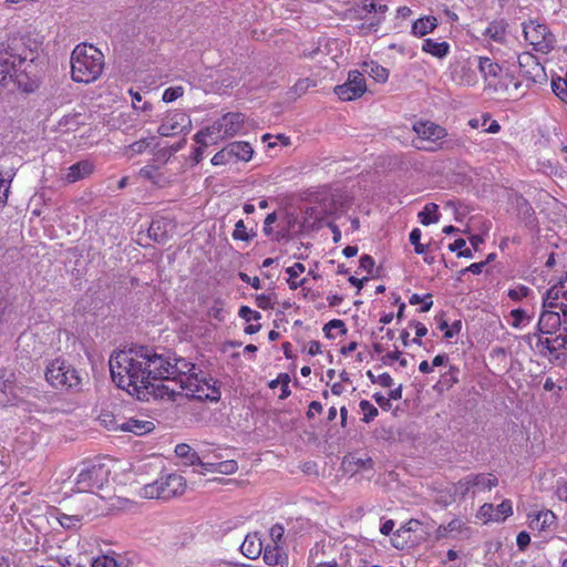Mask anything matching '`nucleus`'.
I'll return each mask as SVG.
<instances>
[{"mask_svg": "<svg viewBox=\"0 0 567 567\" xmlns=\"http://www.w3.org/2000/svg\"><path fill=\"white\" fill-rule=\"evenodd\" d=\"M421 235H422V233L419 228H414L410 233V241L414 246V251L417 255H422L426 251V246H424L423 244L420 243Z\"/></svg>", "mask_w": 567, "mask_h": 567, "instance_id": "nucleus-56", "label": "nucleus"}, {"mask_svg": "<svg viewBox=\"0 0 567 567\" xmlns=\"http://www.w3.org/2000/svg\"><path fill=\"white\" fill-rule=\"evenodd\" d=\"M359 408L363 414L361 421L364 423L372 422L379 414L378 409L368 400H361L359 402Z\"/></svg>", "mask_w": 567, "mask_h": 567, "instance_id": "nucleus-43", "label": "nucleus"}, {"mask_svg": "<svg viewBox=\"0 0 567 567\" xmlns=\"http://www.w3.org/2000/svg\"><path fill=\"white\" fill-rule=\"evenodd\" d=\"M256 235L257 234L254 230H250V231L247 230V227L243 219L238 220L235 224V228L231 234L234 240H240V241H246V243H249L250 240H252V238H255Z\"/></svg>", "mask_w": 567, "mask_h": 567, "instance_id": "nucleus-41", "label": "nucleus"}, {"mask_svg": "<svg viewBox=\"0 0 567 567\" xmlns=\"http://www.w3.org/2000/svg\"><path fill=\"white\" fill-rule=\"evenodd\" d=\"M535 347L539 354L557 359L559 351L567 348V322L564 320L563 331L538 336Z\"/></svg>", "mask_w": 567, "mask_h": 567, "instance_id": "nucleus-14", "label": "nucleus"}, {"mask_svg": "<svg viewBox=\"0 0 567 567\" xmlns=\"http://www.w3.org/2000/svg\"><path fill=\"white\" fill-rule=\"evenodd\" d=\"M412 132L415 134L412 141L413 146L425 152L443 150L445 140L449 136V132L444 126L425 118L414 121Z\"/></svg>", "mask_w": 567, "mask_h": 567, "instance_id": "nucleus-5", "label": "nucleus"}, {"mask_svg": "<svg viewBox=\"0 0 567 567\" xmlns=\"http://www.w3.org/2000/svg\"><path fill=\"white\" fill-rule=\"evenodd\" d=\"M544 308H558L567 322V271L565 276L546 291Z\"/></svg>", "mask_w": 567, "mask_h": 567, "instance_id": "nucleus-15", "label": "nucleus"}, {"mask_svg": "<svg viewBox=\"0 0 567 567\" xmlns=\"http://www.w3.org/2000/svg\"><path fill=\"white\" fill-rule=\"evenodd\" d=\"M305 271L306 267L301 262H295L292 266L286 268V272L288 274L287 282L291 290H296L305 285L306 278L300 277Z\"/></svg>", "mask_w": 567, "mask_h": 567, "instance_id": "nucleus-33", "label": "nucleus"}, {"mask_svg": "<svg viewBox=\"0 0 567 567\" xmlns=\"http://www.w3.org/2000/svg\"><path fill=\"white\" fill-rule=\"evenodd\" d=\"M478 70L486 81L493 82L502 73V66L487 56H481L478 60Z\"/></svg>", "mask_w": 567, "mask_h": 567, "instance_id": "nucleus-29", "label": "nucleus"}, {"mask_svg": "<svg viewBox=\"0 0 567 567\" xmlns=\"http://www.w3.org/2000/svg\"><path fill=\"white\" fill-rule=\"evenodd\" d=\"M557 517L550 509H543L528 514V526L532 529L544 532L555 524Z\"/></svg>", "mask_w": 567, "mask_h": 567, "instance_id": "nucleus-22", "label": "nucleus"}, {"mask_svg": "<svg viewBox=\"0 0 567 567\" xmlns=\"http://www.w3.org/2000/svg\"><path fill=\"white\" fill-rule=\"evenodd\" d=\"M333 330H338V334H346L348 331L346 323L340 319H332L329 322H327L323 327V332L326 337L329 339H333L337 337V334L333 333Z\"/></svg>", "mask_w": 567, "mask_h": 567, "instance_id": "nucleus-42", "label": "nucleus"}, {"mask_svg": "<svg viewBox=\"0 0 567 567\" xmlns=\"http://www.w3.org/2000/svg\"><path fill=\"white\" fill-rule=\"evenodd\" d=\"M109 365L113 382L140 400L147 394L172 401L178 394L199 401H217L220 396L213 379L206 378L193 362L178 358L173 363L150 347L114 351Z\"/></svg>", "mask_w": 567, "mask_h": 567, "instance_id": "nucleus-1", "label": "nucleus"}, {"mask_svg": "<svg viewBox=\"0 0 567 567\" xmlns=\"http://www.w3.org/2000/svg\"><path fill=\"white\" fill-rule=\"evenodd\" d=\"M362 9L369 13H371V12L385 13L388 11V6L378 3L375 0H364Z\"/></svg>", "mask_w": 567, "mask_h": 567, "instance_id": "nucleus-58", "label": "nucleus"}, {"mask_svg": "<svg viewBox=\"0 0 567 567\" xmlns=\"http://www.w3.org/2000/svg\"><path fill=\"white\" fill-rule=\"evenodd\" d=\"M507 34V23L504 20L492 21L483 35L494 42L504 43Z\"/></svg>", "mask_w": 567, "mask_h": 567, "instance_id": "nucleus-31", "label": "nucleus"}, {"mask_svg": "<svg viewBox=\"0 0 567 567\" xmlns=\"http://www.w3.org/2000/svg\"><path fill=\"white\" fill-rule=\"evenodd\" d=\"M110 471L103 464H94L82 470L75 480L78 493H96L109 482Z\"/></svg>", "mask_w": 567, "mask_h": 567, "instance_id": "nucleus-10", "label": "nucleus"}, {"mask_svg": "<svg viewBox=\"0 0 567 567\" xmlns=\"http://www.w3.org/2000/svg\"><path fill=\"white\" fill-rule=\"evenodd\" d=\"M289 383H290L289 374L288 373H280L277 377V379H275V380L269 382V388L270 389L280 388L279 399L280 400H285V399H287L291 394V391L289 389Z\"/></svg>", "mask_w": 567, "mask_h": 567, "instance_id": "nucleus-40", "label": "nucleus"}, {"mask_svg": "<svg viewBox=\"0 0 567 567\" xmlns=\"http://www.w3.org/2000/svg\"><path fill=\"white\" fill-rule=\"evenodd\" d=\"M526 42L538 53L548 54L556 45V37L550 29L537 20L523 23Z\"/></svg>", "mask_w": 567, "mask_h": 567, "instance_id": "nucleus-9", "label": "nucleus"}, {"mask_svg": "<svg viewBox=\"0 0 567 567\" xmlns=\"http://www.w3.org/2000/svg\"><path fill=\"white\" fill-rule=\"evenodd\" d=\"M154 423L146 420L128 419L121 423V431L143 435L154 430Z\"/></svg>", "mask_w": 567, "mask_h": 567, "instance_id": "nucleus-30", "label": "nucleus"}, {"mask_svg": "<svg viewBox=\"0 0 567 567\" xmlns=\"http://www.w3.org/2000/svg\"><path fill=\"white\" fill-rule=\"evenodd\" d=\"M233 159L230 157V153L227 148V145L220 150L219 152H217L210 159V163L212 165L214 166H223V165H226V164H229L231 163Z\"/></svg>", "mask_w": 567, "mask_h": 567, "instance_id": "nucleus-53", "label": "nucleus"}, {"mask_svg": "<svg viewBox=\"0 0 567 567\" xmlns=\"http://www.w3.org/2000/svg\"><path fill=\"white\" fill-rule=\"evenodd\" d=\"M138 175L159 188L168 186L172 182L165 172L156 165H145L140 169Z\"/></svg>", "mask_w": 567, "mask_h": 567, "instance_id": "nucleus-21", "label": "nucleus"}, {"mask_svg": "<svg viewBox=\"0 0 567 567\" xmlns=\"http://www.w3.org/2000/svg\"><path fill=\"white\" fill-rule=\"evenodd\" d=\"M316 83L313 80L309 78L300 79L298 80L295 85L292 86V91L298 94H305L310 87L315 86Z\"/></svg>", "mask_w": 567, "mask_h": 567, "instance_id": "nucleus-57", "label": "nucleus"}, {"mask_svg": "<svg viewBox=\"0 0 567 567\" xmlns=\"http://www.w3.org/2000/svg\"><path fill=\"white\" fill-rule=\"evenodd\" d=\"M363 71L379 83H384L389 79V70L374 61L365 62Z\"/></svg>", "mask_w": 567, "mask_h": 567, "instance_id": "nucleus-35", "label": "nucleus"}, {"mask_svg": "<svg viewBox=\"0 0 567 567\" xmlns=\"http://www.w3.org/2000/svg\"><path fill=\"white\" fill-rule=\"evenodd\" d=\"M553 308L545 309L538 319L537 330L539 336L555 334L556 332L563 331L564 316L558 311L551 310Z\"/></svg>", "mask_w": 567, "mask_h": 567, "instance_id": "nucleus-16", "label": "nucleus"}, {"mask_svg": "<svg viewBox=\"0 0 567 567\" xmlns=\"http://www.w3.org/2000/svg\"><path fill=\"white\" fill-rule=\"evenodd\" d=\"M238 315L241 319H244L246 322H258L261 319L260 312L252 310L248 306H241L239 308Z\"/></svg>", "mask_w": 567, "mask_h": 567, "instance_id": "nucleus-55", "label": "nucleus"}, {"mask_svg": "<svg viewBox=\"0 0 567 567\" xmlns=\"http://www.w3.org/2000/svg\"><path fill=\"white\" fill-rule=\"evenodd\" d=\"M48 383L60 390H79L82 384V377L79 371L62 358L52 360L45 369Z\"/></svg>", "mask_w": 567, "mask_h": 567, "instance_id": "nucleus-7", "label": "nucleus"}, {"mask_svg": "<svg viewBox=\"0 0 567 567\" xmlns=\"http://www.w3.org/2000/svg\"><path fill=\"white\" fill-rule=\"evenodd\" d=\"M561 79L553 80V92L565 103H567V85H560Z\"/></svg>", "mask_w": 567, "mask_h": 567, "instance_id": "nucleus-62", "label": "nucleus"}, {"mask_svg": "<svg viewBox=\"0 0 567 567\" xmlns=\"http://www.w3.org/2000/svg\"><path fill=\"white\" fill-rule=\"evenodd\" d=\"M175 454L177 457L184 460L186 465H199L203 468L204 460L193 449L185 443L177 444L175 447Z\"/></svg>", "mask_w": 567, "mask_h": 567, "instance_id": "nucleus-32", "label": "nucleus"}, {"mask_svg": "<svg viewBox=\"0 0 567 567\" xmlns=\"http://www.w3.org/2000/svg\"><path fill=\"white\" fill-rule=\"evenodd\" d=\"M95 168L91 159L80 161L66 168L63 181L68 184L76 183L93 174Z\"/></svg>", "mask_w": 567, "mask_h": 567, "instance_id": "nucleus-18", "label": "nucleus"}, {"mask_svg": "<svg viewBox=\"0 0 567 567\" xmlns=\"http://www.w3.org/2000/svg\"><path fill=\"white\" fill-rule=\"evenodd\" d=\"M443 367L446 368V370L441 372L440 379L433 385V390L436 393H443L445 391H449L460 382V368L457 365L449 362L446 365Z\"/></svg>", "mask_w": 567, "mask_h": 567, "instance_id": "nucleus-19", "label": "nucleus"}, {"mask_svg": "<svg viewBox=\"0 0 567 567\" xmlns=\"http://www.w3.org/2000/svg\"><path fill=\"white\" fill-rule=\"evenodd\" d=\"M262 559L270 567H288V555L281 545H267L262 550Z\"/></svg>", "mask_w": 567, "mask_h": 567, "instance_id": "nucleus-20", "label": "nucleus"}, {"mask_svg": "<svg viewBox=\"0 0 567 567\" xmlns=\"http://www.w3.org/2000/svg\"><path fill=\"white\" fill-rule=\"evenodd\" d=\"M511 317L513 319L512 321V327L514 328H522V327H525L527 326L530 320H532V317L527 313L526 310L524 309H513L511 311Z\"/></svg>", "mask_w": 567, "mask_h": 567, "instance_id": "nucleus-44", "label": "nucleus"}, {"mask_svg": "<svg viewBox=\"0 0 567 567\" xmlns=\"http://www.w3.org/2000/svg\"><path fill=\"white\" fill-rule=\"evenodd\" d=\"M207 317L217 322H223L226 318L225 301L221 298H215L207 308Z\"/></svg>", "mask_w": 567, "mask_h": 567, "instance_id": "nucleus-36", "label": "nucleus"}, {"mask_svg": "<svg viewBox=\"0 0 567 567\" xmlns=\"http://www.w3.org/2000/svg\"><path fill=\"white\" fill-rule=\"evenodd\" d=\"M513 515V504L509 499H504L495 508V522H504Z\"/></svg>", "mask_w": 567, "mask_h": 567, "instance_id": "nucleus-48", "label": "nucleus"}, {"mask_svg": "<svg viewBox=\"0 0 567 567\" xmlns=\"http://www.w3.org/2000/svg\"><path fill=\"white\" fill-rule=\"evenodd\" d=\"M192 130L189 115L182 110H169L166 112L157 128L161 136H177L188 134Z\"/></svg>", "mask_w": 567, "mask_h": 567, "instance_id": "nucleus-11", "label": "nucleus"}, {"mask_svg": "<svg viewBox=\"0 0 567 567\" xmlns=\"http://www.w3.org/2000/svg\"><path fill=\"white\" fill-rule=\"evenodd\" d=\"M498 485V478L493 473H471L453 483L451 492L454 497L465 498L478 493L491 491Z\"/></svg>", "mask_w": 567, "mask_h": 567, "instance_id": "nucleus-8", "label": "nucleus"}, {"mask_svg": "<svg viewBox=\"0 0 567 567\" xmlns=\"http://www.w3.org/2000/svg\"><path fill=\"white\" fill-rule=\"evenodd\" d=\"M264 548L262 542L257 533L247 534L240 546L243 555L249 559L258 558Z\"/></svg>", "mask_w": 567, "mask_h": 567, "instance_id": "nucleus-24", "label": "nucleus"}, {"mask_svg": "<svg viewBox=\"0 0 567 567\" xmlns=\"http://www.w3.org/2000/svg\"><path fill=\"white\" fill-rule=\"evenodd\" d=\"M518 75L528 84L547 81L545 68L530 52H522L517 55Z\"/></svg>", "mask_w": 567, "mask_h": 567, "instance_id": "nucleus-12", "label": "nucleus"}, {"mask_svg": "<svg viewBox=\"0 0 567 567\" xmlns=\"http://www.w3.org/2000/svg\"><path fill=\"white\" fill-rule=\"evenodd\" d=\"M409 327H413L415 329V338L412 340L414 343H416L417 346H421L422 342H421V338L425 337L426 333H427V328L420 321H411L409 323Z\"/></svg>", "mask_w": 567, "mask_h": 567, "instance_id": "nucleus-60", "label": "nucleus"}, {"mask_svg": "<svg viewBox=\"0 0 567 567\" xmlns=\"http://www.w3.org/2000/svg\"><path fill=\"white\" fill-rule=\"evenodd\" d=\"M246 116L240 112H228L217 118L212 125L198 131L194 135L195 142H200L203 137H214V140H226L239 134H246Z\"/></svg>", "mask_w": 567, "mask_h": 567, "instance_id": "nucleus-4", "label": "nucleus"}, {"mask_svg": "<svg viewBox=\"0 0 567 567\" xmlns=\"http://www.w3.org/2000/svg\"><path fill=\"white\" fill-rule=\"evenodd\" d=\"M476 518L480 519L483 524H487L489 522H495V507L492 503L483 504L477 513Z\"/></svg>", "mask_w": 567, "mask_h": 567, "instance_id": "nucleus-47", "label": "nucleus"}, {"mask_svg": "<svg viewBox=\"0 0 567 567\" xmlns=\"http://www.w3.org/2000/svg\"><path fill=\"white\" fill-rule=\"evenodd\" d=\"M324 567V564L322 565ZM326 567H368V561L363 554L354 548L344 547L331 566L329 563Z\"/></svg>", "mask_w": 567, "mask_h": 567, "instance_id": "nucleus-17", "label": "nucleus"}, {"mask_svg": "<svg viewBox=\"0 0 567 567\" xmlns=\"http://www.w3.org/2000/svg\"><path fill=\"white\" fill-rule=\"evenodd\" d=\"M373 400L377 402V404L381 408L383 411H390L392 408L391 400L388 396H384L382 393L377 392L372 395Z\"/></svg>", "mask_w": 567, "mask_h": 567, "instance_id": "nucleus-63", "label": "nucleus"}, {"mask_svg": "<svg viewBox=\"0 0 567 567\" xmlns=\"http://www.w3.org/2000/svg\"><path fill=\"white\" fill-rule=\"evenodd\" d=\"M233 162H249L252 158L254 150L248 142L237 141L227 144Z\"/></svg>", "mask_w": 567, "mask_h": 567, "instance_id": "nucleus-25", "label": "nucleus"}, {"mask_svg": "<svg viewBox=\"0 0 567 567\" xmlns=\"http://www.w3.org/2000/svg\"><path fill=\"white\" fill-rule=\"evenodd\" d=\"M532 292L530 288L524 285H518L514 288H511L507 291V296L513 301H520L522 299L528 297V295Z\"/></svg>", "mask_w": 567, "mask_h": 567, "instance_id": "nucleus-51", "label": "nucleus"}, {"mask_svg": "<svg viewBox=\"0 0 567 567\" xmlns=\"http://www.w3.org/2000/svg\"><path fill=\"white\" fill-rule=\"evenodd\" d=\"M9 188V183L3 178L0 172V210L7 205Z\"/></svg>", "mask_w": 567, "mask_h": 567, "instance_id": "nucleus-61", "label": "nucleus"}, {"mask_svg": "<svg viewBox=\"0 0 567 567\" xmlns=\"http://www.w3.org/2000/svg\"><path fill=\"white\" fill-rule=\"evenodd\" d=\"M367 92V83L363 73L352 70L348 74L347 81L334 87V93L341 101H354Z\"/></svg>", "mask_w": 567, "mask_h": 567, "instance_id": "nucleus-13", "label": "nucleus"}, {"mask_svg": "<svg viewBox=\"0 0 567 567\" xmlns=\"http://www.w3.org/2000/svg\"><path fill=\"white\" fill-rule=\"evenodd\" d=\"M60 525L65 529H75L79 528L82 522L81 516L79 515H68L61 513L56 517Z\"/></svg>", "mask_w": 567, "mask_h": 567, "instance_id": "nucleus-46", "label": "nucleus"}, {"mask_svg": "<svg viewBox=\"0 0 567 567\" xmlns=\"http://www.w3.org/2000/svg\"><path fill=\"white\" fill-rule=\"evenodd\" d=\"M419 220L422 225H430L439 220V206L434 203L426 204L417 214Z\"/></svg>", "mask_w": 567, "mask_h": 567, "instance_id": "nucleus-37", "label": "nucleus"}, {"mask_svg": "<svg viewBox=\"0 0 567 567\" xmlns=\"http://www.w3.org/2000/svg\"><path fill=\"white\" fill-rule=\"evenodd\" d=\"M471 530L470 526L463 519L456 517L453 518L445 525H440L436 528L437 538H449L455 535L468 534Z\"/></svg>", "mask_w": 567, "mask_h": 567, "instance_id": "nucleus-23", "label": "nucleus"}, {"mask_svg": "<svg viewBox=\"0 0 567 567\" xmlns=\"http://www.w3.org/2000/svg\"><path fill=\"white\" fill-rule=\"evenodd\" d=\"M437 27V19L434 16H425L415 20L411 28L414 37L422 38L433 32Z\"/></svg>", "mask_w": 567, "mask_h": 567, "instance_id": "nucleus-26", "label": "nucleus"}, {"mask_svg": "<svg viewBox=\"0 0 567 567\" xmlns=\"http://www.w3.org/2000/svg\"><path fill=\"white\" fill-rule=\"evenodd\" d=\"M238 470V464L235 460H226L221 462H204L203 471L200 473H220L225 475L234 474Z\"/></svg>", "mask_w": 567, "mask_h": 567, "instance_id": "nucleus-27", "label": "nucleus"}, {"mask_svg": "<svg viewBox=\"0 0 567 567\" xmlns=\"http://www.w3.org/2000/svg\"><path fill=\"white\" fill-rule=\"evenodd\" d=\"M31 33L19 34L2 43L0 49V86L34 92L41 83L40 47Z\"/></svg>", "mask_w": 567, "mask_h": 567, "instance_id": "nucleus-2", "label": "nucleus"}, {"mask_svg": "<svg viewBox=\"0 0 567 567\" xmlns=\"http://www.w3.org/2000/svg\"><path fill=\"white\" fill-rule=\"evenodd\" d=\"M285 533V528L280 524H276L270 528V537L272 539V545H280L282 540V536Z\"/></svg>", "mask_w": 567, "mask_h": 567, "instance_id": "nucleus-64", "label": "nucleus"}, {"mask_svg": "<svg viewBox=\"0 0 567 567\" xmlns=\"http://www.w3.org/2000/svg\"><path fill=\"white\" fill-rule=\"evenodd\" d=\"M152 141H153V137L152 138L144 137V138H141L138 141H135V142H133L132 144H130L128 146L125 147L124 154L128 158H132L135 155L143 154V153H145L151 147Z\"/></svg>", "mask_w": 567, "mask_h": 567, "instance_id": "nucleus-39", "label": "nucleus"}, {"mask_svg": "<svg viewBox=\"0 0 567 567\" xmlns=\"http://www.w3.org/2000/svg\"><path fill=\"white\" fill-rule=\"evenodd\" d=\"M447 363H449V354L447 353H439L433 358L431 363H429V361H426V360L421 361L419 364V371L424 374H429V373L433 372L434 368L443 367V365H446Z\"/></svg>", "mask_w": 567, "mask_h": 567, "instance_id": "nucleus-38", "label": "nucleus"}, {"mask_svg": "<svg viewBox=\"0 0 567 567\" xmlns=\"http://www.w3.org/2000/svg\"><path fill=\"white\" fill-rule=\"evenodd\" d=\"M99 422L109 431L121 430V423H118L115 416L110 412H102L99 415Z\"/></svg>", "mask_w": 567, "mask_h": 567, "instance_id": "nucleus-49", "label": "nucleus"}, {"mask_svg": "<svg viewBox=\"0 0 567 567\" xmlns=\"http://www.w3.org/2000/svg\"><path fill=\"white\" fill-rule=\"evenodd\" d=\"M410 305H421V312H427L433 306V296L432 293H425L424 296H420L417 293H413L409 299Z\"/></svg>", "mask_w": 567, "mask_h": 567, "instance_id": "nucleus-45", "label": "nucleus"}, {"mask_svg": "<svg viewBox=\"0 0 567 567\" xmlns=\"http://www.w3.org/2000/svg\"><path fill=\"white\" fill-rule=\"evenodd\" d=\"M488 123V126L485 127V132L489 134H496L501 131V125L496 120H492V116L489 113H483L481 117L471 118L468 121V126L471 128H478L481 126H485Z\"/></svg>", "mask_w": 567, "mask_h": 567, "instance_id": "nucleus-34", "label": "nucleus"}, {"mask_svg": "<svg viewBox=\"0 0 567 567\" xmlns=\"http://www.w3.org/2000/svg\"><path fill=\"white\" fill-rule=\"evenodd\" d=\"M91 567H118V565L115 558L107 555H102L93 560Z\"/></svg>", "mask_w": 567, "mask_h": 567, "instance_id": "nucleus-59", "label": "nucleus"}, {"mask_svg": "<svg viewBox=\"0 0 567 567\" xmlns=\"http://www.w3.org/2000/svg\"><path fill=\"white\" fill-rule=\"evenodd\" d=\"M422 51L437 59L445 58L450 52V44L445 41H436L432 38L424 39Z\"/></svg>", "mask_w": 567, "mask_h": 567, "instance_id": "nucleus-28", "label": "nucleus"}, {"mask_svg": "<svg viewBox=\"0 0 567 567\" xmlns=\"http://www.w3.org/2000/svg\"><path fill=\"white\" fill-rule=\"evenodd\" d=\"M70 64L71 80L75 83L90 84L102 76L105 56L95 45L82 42L72 50Z\"/></svg>", "mask_w": 567, "mask_h": 567, "instance_id": "nucleus-3", "label": "nucleus"}, {"mask_svg": "<svg viewBox=\"0 0 567 567\" xmlns=\"http://www.w3.org/2000/svg\"><path fill=\"white\" fill-rule=\"evenodd\" d=\"M184 87L181 85L167 87L163 93V101L171 103L183 96Z\"/></svg>", "mask_w": 567, "mask_h": 567, "instance_id": "nucleus-54", "label": "nucleus"}, {"mask_svg": "<svg viewBox=\"0 0 567 567\" xmlns=\"http://www.w3.org/2000/svg\"><path fill=\"white\" fill-rule=\"evenodd\" d=\"M202 143L200 142H196V144L198 145L197 147L194 148V152H193V161L195 164H198L202 162L203 159V156H204V151L205 148L209 145V144H216V140H214V137H203L202 138Z\"/></svg>", "mask_w": 567, "mask_h": 567, "instance_id": "nucleus-50", "label": "nucleus"}, {"mask_svg": "<svg viewBox=\"0 0 567 567\" xmlns=\"http://www.w3.org/2000/svg\"><path fill=\"white\" fill-rule=\"evenodd\" d=\"M187 488V482L184 476L177 473L162 475L156 481L145 484L140 495L147 499L168 501L182 496Z\"/></svg>", "mask_w": 567, "mask_h": 567, "instance_id": "nucleus-6", "label": "nucleus"}, {"mask_svg": "<svg viewBox=\"0 0 567 567\" xmlns=\"http://www.w3.org/2000/svg\"><path fill=\"white\" fill-rule=\"evenodd\" d=\"M128 94L132 97V105L135 110H138L142 112L152 111L153 105L150 102H144L142 105H138V103L142 102V95L140 92L134 91L133 89H130Z\"/></svg>", "mask_w": 567, "mask_h": 567, "instance_id": "nucleus-52", "label": "nucleus"}]
</instances>
